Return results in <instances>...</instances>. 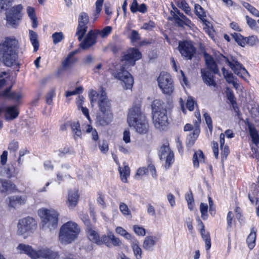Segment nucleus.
I'll return each mask as SVG.
<instances>
[{
    "instance_id": "nucleus-1",
    "label": "nucleus",
    "mask_w": 259,
    "mask_h": 259,
    "mask_svg": "<svg viewBox=\"0 0 259 259\" xmlns=\"http://www.w3.org/2000/svg\"><path fill=\"white\" fill-rule=\"evenodd\" d=\"M141 58V54L136 49H130L127 50L126 53L123 56L121 59L122 65L120 68L113 73L114 77L121 80L124 84H122L125 89H130L133 87L134 79L131 74L126 70L125 66L129 64L134 66L136 60Z\"/></svg>"
},
{
    "instance_id": "nucleus-2",
    "label": "nucleus",
    "mask_w": 259,
    "mask_h": 259,
    "mask_svg": "<svg viewBox=\"0 0 259 259\" xmlns=\"http://www.w3.org/2000/svg\"><path fill=\"white\" fill-rule=\"evenodd\" d=\"M99 111L96 115V122L98 125L106 126L113 120V115L110 100L105 92L102 91L98 101Z\"/></svg>"
},
{
    "instance_id": "nucleus-3",
    "label": "nucleus",
    "mask_w": 259,
    "mask_h": 259,
    "mask_svg": "<svg viewBox=\"0 0 259 259\" xmlns=\"http://www.w3.org/2000/svg\"><path fill=\"white\" fill-rule=\"evenodd\" d=\"M127 122L130 127L141 135L147 133L149 124L144 114L139 107H134L129 111L127 116Z\"/></svg>"
},
{
    "instance_id": "nucleus-4",
    "label": "nucleus",
    "mask_w": 259,
    "mask_h": 259,
    "mask_svg": "<svg viewBox=\"0 0 259 259\" xmlns=\"http://www.w3.org/2000/svg\"><path fill=\"white\" fill-rule=\"evenodd\" d=\"M17 41L14 38H7L0 44V60L8 67L12 66L16 63L17 56L15 48Z\"/></svg>"
},
{
    "instance_id": "nucleus-5",
    "label": "nucleus",
    "mask_w": 259,
    "mask_h": 259,
    "mask_svg": "<svg viewBox=\"0 0 259 259\" xmlns=\"http://www.w3.org/2000/svg\"><path fill=\"white\" fill-rule=\"evenodd\" d=\"M80 232V227L76 223L68 221L60 229L59 241L64 245L70 244L77 238Z\"/></svg>"
},
{
    "instance_id": "nucleus-6",
    "label": "nucleus",
    "mask_w": 259,
    "mask_h": 259,
    "mask_svg": "<svg viewBox=\"0 0 259 259\" xmlns=\"http://www.w3.org/2000/svg\"><path fill=\"white\" fill-rule=\"evenodd\" d=\"M16 249L18 253L26 254L32 259H37L39 257L45 259L59 258V254L57 252L53 251L47 248L36 251L29 245L20 243Z\"/></svg>"
},
{
    "instance_id": "nucleus-7",
    "label": "nucleus",
    "mask_w": 259,
    "mask_h": 259,
    "mask_svg": "<svg viewBox=\"0 0 259 259\" xmlns=\"http://www.w3.org/2000/svg\"><path fill=\"white\" fill-rule=\"evenodd\" d=\"M11 3V0H0V12L6 9L8 24L12 27H16L21 19L23 7L21 5H18L10 8Z\"/></svg>"
},
{
    "instance_id": "nucleus-8",
    "label": "nucleus",
    "mask_w": 259,
    "mask_h": 259,
    "mask_svg": "<svg viewBox=\"0 0 259 259\" xmlns=\"http://www.w3.org/2000/svg\"><path fill=\"white\" fill-rule=\"evenodd\" d=\"M38 214L41 219L44 229H49L51 231L57 228L59 214L56 210L41 208L38 210Z\"/></svg>"
},
{
    "instance_id": "nucleus-9",
    "label": "nucleus",
    "mask_w": 259,
    "mask_h": 259,
    "mask_svg": "<svg viewBox=\"0 0 259 259\" xmlns=\"http://www.w3.org/2000/svg\"><path fill=\"white\" fill-rule=\"evenodd\" d=\"M217 60L219 63H227L238 76L242 78H244L245 75L249 76V73L246 69L235 57H232L230 61L223 55H220L218 56Z\"/></svg>"
},
{
    "instance_id": "nucleus-10",
    "label": "nucleus",
    "mask_w": 259,
    "mask_h": 259,
    "mask_svg": "<svg viewBox=\"0 0 259 259\" xmlns=\"http://www.w3.org/2000/svg\"><path fill=\"white\" fill-rule=\"evenodd\" d=\"M157 80L158 86L164 94L171 95L174 93V83L169 73L165 72H161Z\"/></svg>"
},
{
    "instance_id": "nucleus-11",
    "label": "nucleus",
    "mask_w": 259,
    "mask_h": 259,
    "mask_svg": "<svg viewBox=\"0 0 259 259\" xmlns=\"http://www.w3.org/2000/svg\"><path fill=\"white\" fill-rule=\"evenodd\" d=\"M36 223L31 217H26L19 221L17 227V233L20 235L26 233H31L36 228Z\"/></svg>"
},
{
    "instance_id": "nucleus-12",
    "label": "nucleus",
    "mask_w": 259,
    "mask_h": 259,
    "mask_svg": "<svg viewBox=\"0 0 259 259\" xmlns=\"http://www.w3.org/2000/svg\"><path fill=\"white\" fill-rule=\"evenodd\" d=\"M178 49L182 56L187 60L192 59L196 51L192 41L190 40L180 41Z\"/></svg>"
},
{
    "instance_id": "nucleus-13",
    "label": "nucleus",
    "mask_w": 259,
    "mask_h": 259,
    "mask_svg": "<svg viewBox=\"0 0 259 259\" xmlns=\"http://www.w3.org/2000/svg\"><path fill=\"white\" fill-rule=\"evenodd\" d=\"M89 22V17L87 13L81 12L78 18V25L76 35L79 41H81L84 36L88 29V24Z\"/></svg>"
},
{
    "instance_id": "nucleus-14",
    "label": "nucleus",
    "mask_w": 259,
    "mask_h": 259,
    "mask_svg": "<svg viewBox=\"0 0 259 259\" xmlns=\"http://www.w3.org/2000/svg\"><path fill=\"white\" fill-rule=\"evenodd\" d=\"M161 160H165V167L166 169L168 168L170 165L174 161V154L171 150L168 145H163L160 150L159 154Z\"/></svg>"
},
{
    "instance_id": "nucleus-15",
    "label": "nucleus",
    "mask_w": 259,
    "mask_h": 259,
    "mask_svg": "<svg viewBox=\"0 0 259 259\" xmlns=\"http://www.w3.org/2000/svg\"><path fill=\"white\" fill-rule=\"evenodd\" d=\"M97 36L94 30H90L84 39L81 40L79 47L81 49L87 50L95 45L97 42Z\"/></svg>"
},
{
    "instance_id": "nucleus-16",
    "label": "nucleus",
    "mask_w": 259,
    "mask_h": 259,
    "mask_svg": "<svg viewBox=\"0 0 259 259\" xmlns=\"http://www.w3.org/2000/svg\"><path fill=\"white\" fill-rule=\"evenodd\" d=\"M153 121L155 127L160 130H163L168 125V118L166 113L153 114Z\"/></svg>"
},
{
    "instance_id": "nucleus-17",
    "label": "nucleus",
    "mask_w": 259,
    "mask_h": 259,
    "mask_svg": "<svg viewBox=\"0 0 259 259\" xmlns=\"http://www.w3.org/2000/svg\"><path fill=\"white\" fill-rule=\"evenodd\" d=\"M64 126L65 127H70L71 128L75 141L81 139L82 132L80 130V124L78 121H68L64 124Z\"/></svg>"
},
{
    "instance_id": "nucleus-18",
    "label": "nucleus",
    "mask_w": 259,
    "mask_h": 259,
    "mask_svg": "<svg viewBox=\"0 0 259 259\" xmlns=\"http://www.w3.org/2000/svg\"><path fill=\"white\" fill-rule=\"evenodd\" d=\"M78 199V191L76 189L69 190L66 202L67 206L70 209L74 208L77 205Z\"/></svg>"
},
{
    "instance_id": "nucleus-19",
    "label": "nucleus",
    "mask_w": 259,
    "mask_h": 259,
    "mask_svg": "<svg viewBox=\"0 0 259 259\" xmlns=\"http://www.w3.org/2000/svg\"><path fill=\"white\" fill-rule=\"evenodd\" d=\"M201 77L203 82L209 87H215L217 83L214 79V75L206 69H201Z\"/></svg>"
},
{
    "instance_id": "nucleus-20",
    "label": "nucleus",
    "mask_w": 259,
    "mask_h": 259,
    "mask_svg": "<svg viewBox=\"0 0 259 259\" xmlns=\"http://www.w3.org/2000/svg\"><path fill=\"white\" fill-rule=\"evenodd\" d=\"M204 57L205 64L207 66V68L206 69L209 70L214 74H219V70L213 57L207 53L204 54Z\"/></svg>"
},
{
    "instance_id": "nucleus-21",
    "label": "nucleus",
    "mask_w": 259,
    "mask_h": 259,
    "mask_svg": "<svg viewBox=\"0 0 259 259\" xmlns=\"http://www.w3.org/2000/svg\"><path fill=\"white\" fill-rule=\"evenodd\" d=\"M76 53V51L70 52L62 62V65L64 69L67 70L71 68L73 65L76 62L77 59L74 57Z\"/></svg>"
},
{
    "instance_id": "nucleus-22",
    "label": "nucleus",
    "mask_w": 259,
    "mask_h": 259,
    "mask_svg": "<svg viewBox=\"0 0 259 259\" xmlns=\"http://www.w3.org/2000/svg\"><path fill=\"white\" fill-rule=\"evenodd\" d=\"M5 116L7 120H12L17 118L19 112L16 106H12L7 107L4 109Z\"/></svg>"
},
{
    "instance_id": "nucleus-23",
    "label": "nucleus",
    "mask_w": 259,
    "mask_h": 259,
    "mask_svg": "<svg viewBox=\"0 0 259 259\" xmlns=\"http://www.w3.org/2000/svg\"><path fill=\"white\" fill-rule=\"evenodd\" d=\"M15 188V185L10 181L6 179L0 180V191L2 193L11 192Z\"/></svg>"
},
{
    "instance_id": "nucleus-24",
    "label": "nucleus",
    "mask_w": 259,
    "mask_h": 259,
    "mask_svg": "<svg viewBox=\"0 0 259 259\" xmlns=\"http://www.w3.org/2000/svg\"><path fill=\"white\" fill-rule=\"evenodd\" d=\"M152 114L153 113H166L164 103L160 100H155L152 104Z\"/></svg>"
},
{
    "instance_id": "nucleus-25",
    "label": "nucleus",
    "mask_w": 259,
    "mask_h": 259,
    "mask_svg": "<svg viewBox=\"0 0 259 259\" xmlns=\"http://www.w3.org/2000/svg\"><path fill=\"white\" fill-rule=\"evenodd\" d=\"M199 225L201 226V235L203 239L205 241L206 248L208 250L211 247L210 237L208 232H206L204 225L202 221L199 220Z\"/></svg>"
},
{
    "instance_id": "nucleus-26",
    "label": "nucleus",
    "mask_w": 259,
    "mask_h": 259,
    "mask_svg": "<svg viewBox=\"0 0 259 259\" xmlns=\"http://www.w3.org/2000/svg\"><path fill=\"white\" fill-rule=\"evenodd\" d=\"M156 242L155 236H147L143 242V247L147 250H152Z\"/></svg>"
},
{
    "instance_id": "nucleus-27",
    "label": "nucleus",
    "mask_w": 259,
    "mask_h": 259,
    "mask_svg": "<svg viewBox=\"0 0 259 259\" xmlns=\"http://www.w3.org/2000/svg\"><path fill=\"white\" fill-rule=\"evenodd\" d=\"M24 197L18 196H14L9 198V206L15 207L17 204H22L25 203Z\"/></svg>"
},
{
    "instance_id": "nucleus-28",
    "label": "nucleus",
    "mask_w": 259,
    "mask_h": 259,
    "mask_svg": "<svg viewBox=\"0 0 259 259\" xmlns=\"http://www.w3.org/2000/svg\"><path fill=\"white\" fill-rule=\"evenodd\" d=\"M199 133L200 131L198 129L194 130L193 133L189 135L186 140V145L188 147H191L194 144Z\"/></svg>"
},
{
    "instance_id": "nucleus-29",
    "label": "nucleus",
    "mask_w": 259,
    "mask_h": 259,
    "mask_svg": "<svg viewBox=\"0 0 259 259\" xmlns=\"http://www.w3.org/2000/svg\"><path fill=\"white\" fill-rule=\"evenodd\" d=\"M29 37L32 45L34 47V51L36 52L39 48V44L38 40V35L37 33L33 30H29Z\"/></svg>"
},
{
    "instance_id": "nucleus-30",
    "label": "nucleus",
    "mask_w": 259,
    "mask_h": 259,
    "mask_svg": "<svg viewBox=\"0 0 259 259\" xmlns=\"http://www.w3.org/2000/svg\"><path fill=\"white\" fill-rule=\"evenodd\" d=\"M119 171L120 175L121 181L123 183L127 182V177L130 176V169L127 165H125L123 168L119 166Z\"/></svg>"
},
{
    "instance_id": "nucleus-31",
    "label": "nucleus",
    "mask_w": 259,
    "mask_h": 259,
    "mask_svg": "<svg viewBox=\"0 0 259 259\" xmlns=\"http://www.w3.org/2000/svg\"><path fill=\"white\" fill-rule=\"evenodd\" d=\"M171 14L172 15L173 19H174L175 23L180 27H183L185 25H188L190 21L187 18L184 19L181 18L178 14H176L175 13L172 11L171 12Z\"/></svg>"
},
{
    "instance_id": "nucleus-32",
    "label": "nucleus",
    "mask_w": 259,
    "mask_h": 259,
    "mask_svg": "<svg viewBox=\"0 0 259 259\" xmlns=\"http://www.w3.org/2000/svg\"><path fill=\"white\" fill-rule=\"evenodd\" d=\"M204 161V154L200 150L195 152L193 157V162L194 166L198 167L199 162Z\"/></svg>"
},
{
    "instance_id": "nucleus-33",
    "label": "nucleus",
    "mask_w": 259,
    "mask_h": 259,
    "mask_svg": "<svg viewBox=\"0 0 259 259\" xmlns=\"http://www.w3.org/2000/svg\"><path fill=\"white\" fill-rule=\"evenodd\" d=\"M87 232L89 239L97 244L99 242L100 237L98 233L90 227L88 228Z\"/></svg>"
},
{
    "instance_id": "nucleus-34",
    "label": "nucleus",
    "mask_w": 259,
    "mask_h": 259,
    "mask_svg": "<svg viewBox=\"0 0 259 259\" xmlns=\"http://www.w3.org/2000/svg\"><path fill=\"white\" fill-rule=\"evenodd\" d=\"M56 96V88L53 87L51 88L45 95L46 103L51 105L53 104V98Z\"/></svg>"
},
{
    "instance_id": "nucleus-35",
    "label": "nucleus",
    "mask_w": 259,
    "mask_h": 259,
    "mask_svg": "<svg viewBox=\"0 0 259 259\" xmlns=\"http://www.w3.org/2000/svg\"><path fill=\"white\" fill-rule=\"evenodd\" d=\"M85 132L88 134H90L92 139L96 142L99 139V136L98 133L96 129L94 128L92 126L87 125L85 127V129L83 130Z\"/></svg>"
},
{
    "instance_id": "nucleus-36",
    "label": "nucleus",
    "mask_w": 259,
    "mask_h": 259,
    "mask_svg": "<svg viewBox=\"0 0 259 259\" xmlns=\"http://www.w3.org/2000/svg\"><path fill=\"white\" fill-rule=\"evenodd\" d=\"M132 248L133 249L134 255L137 259L142 258V251L141 248L139 245L138 241L135 240L132 244Z\"/></svg>"
},
{
    "instance_id": "nucleus-37",
    "label": "nucleus",
    "mask_w": 259,
    "mask_h": 259,
    "mask_svg": "<svg viewBox=\"0 0 259 259\" xmlns=\"http://www.w3.org/2000/svg\"><path fill=\"white\" fill-rule=\"evenodd\" d=\"M255 240L256 232L252 229L246 239L248 246L250 249L254 247L255 245Z\"/></svg>"
},
{
    "instance_id": "nucleus-38",
    "label": "nucleus",
    "mask_w": 259,
    "mask_h": 259,
    "mask_svg": "<svg viewBox=\"0 0 259 259\" xmlns=\"http://www.w3.org/2000/svg\"><path fill=\"white\" fill-rule=\"evenodd\" d=\"M249 131L253 143L257 146L259 144V135L257 131L254 127L249 126Z\"/></svg>"
},
{
    "instance_id": "nucleus-39",
    "label": "nucleus",
    "mask_w": 259,
    "mask_h": 259,
    "mask_svg": "<svg viewBox=\"0 0 259 259\" xmlns=\"http://www.w3.org/2000/svg\"><path fill=\"white\" fill-rule=\"evenodd\" d=\"M11 87H9L5 90L2 93H0V96H3L5 97L10 98L13 99L19 100L21 98V95L15 93H10Z\"/></svg>"
},
{
    "instance_id": "nucleus-40",
    "label": "nucleus",
    "mask_w": 259,
    "mask_h": 259,
    "mask_svg": "<svg viewBox=\"0 0 259 259\" xmlns=\"http://www.w3.org/2000/svg\"><path fill=\"white\" fill-rule=\"evenodd\" d=\"M112 28L111 26H106L102 30H94L97 36L100 35L102 38L107 37L112 31Z\"/></svg>"
},
{
    "instance_id": "nucleus-41",
    "label": "nucleus",
    "mask_w": 259,
    "mask_h": 259,
    "mask_svg": "<svg viewBox=\"0 0 259 259\" xmlns=\"http://www.w3.org/2000/svg\"><path fill=\"white\" fill-rule=\"evenodd\" d=\"M178 6L182 9L186 14L190 15L191 14V9L185 0L179 1L178 3Z\"/></svg>"
},
{
    "instance_id": "nucleus-42",
    "label": "nucleus",
    "mask_w": 259,
    "mask_h": 259,
    "mask_svg": "<svg viewBox=\"0 0 259 259\" xmlns=\"http://www.w3.org/2000/svg\"><path fill=\"white\" fill-rule=\"evenodd\" d=\"M104 0H97L96 2V11L94 14V21L99 17L100 13Z\"/></svg>"
},
{
    "instance_id": "nucleus-43",
    "label": "nucleus",
    "mask_w": 259,
    "mask_h": 259,
    "mask_svg": "<svg viewBox=\"0 0 259 259\" xmlns=\"http://www.w3.org/2000/svg\"><path fill=\"white\" fill-rule=\"evenodd\" d=\"M195 10L196 15L202 20L206 17L205 13L203 9L198 4H195Z\"/></svg>"
},
{
    "instance_id": "nucleus-44",
    "label": "nucleus",
    "mask_w": 259,
    "mask_h": 259,
    "mask_svg": "<svg viewBox=\"0 0 259 259\" xmlns=\"http://www.w3.org/2000/svg\"><path fill=\"white\" fill-rule=\"evenodd\" d=\"M53 43L55 45L60 42L62 40L64 39V34L62 32H55L52 34V36Z\"/></svg>"
},
{
    "instance_id": "nucleus-45",
    "label": "nucleus",
    "mask_w": 259,
    "mask_h": 259,
    "mask_svg": "<svg viewBox=\"0 0 259 259\" xmlns=\"http://www.w3.org/2000/svg\"><path fill=\"white\" fill-rule=\"evenodd\" d=\"M109 237L112 245L114 246H120L122 243L118 238L116 237L111 232H109Z\"/></svg>"
},
{
    "instance_id": "nucleus-46",
    "label": "nucleus",
    "mask_w": 259,
    "mask_h": 259,
    "mask_svg": "<svg viewBox=\"0 0 259 259\" xmlns=\"http://www.w3.org/2000/svg\"><path fill=\"white\" fill-rule=\"evenodd\" d=\"M243 6L248 10L252 15L259 17V11L247 3H244Z\"/></svg>"
},
{
    "instance_id": "nucleus-47",
    "label": "nucleus",
    "mask_w": 259,
    "mask_h": 259,
    "mask_svg": "<svg viewBox=\"0 0 259 259\" xmlns=\"http://www.w3.org/2000/svg\"><path fill=\"white\" fill-rule=\"evenodd\" d=\"M98 96V95L96 91L93 90L90 91L89 96L91 102V105L92 107L94 106V104L97 101Z\"/></svg>"
},
{
    "instance_id": "nucleus-48",
    "label": "nucleus",
    "mask_w": 259,
    "mask_h": 259,
    "mask_svg": "<svg viewBox=\"0 0 259 259\" xmlns=\"http://www.w3.org/2000/svg\"><path fill=\"white\" fill-rule=\"evenodd\" d=\"M109 233L107 235H104L101 238L99 237V242H98V245H101L105 244L107 247H110L111 244L109 242Z\"/></svg>"
},
{
    "instance_id": "nucleus-49",
    "label": "nucleus",
    "mask_w": 259,
    "mask_h": 259,
    "mask_svg": "<svg viewBox=\"0 0 259 259\" xmlns=\"http://www.w3.org/2000/svg\"><path fill=\"white\" fill-rule=\"evenodd\" d=\"M222 72L224 77L226 81L230 83H232L233 81V75L232 73H229L228 70H226L224 67L222 68Z\"/></svg>"
},
{
    "instance_id": "nucleus-50",
    "label": "nucleus",
    "mask_w": 259,
    "mask_h": 259,
    "mask_svg": "<svg viewBox=\"0 0 259 259\" xmlns=\"http://www.w3.org/2000/svg\"><path fill=\"white\" fill-rule=\"evenodd\" d=\"M208 206L207 204L201 203L200 206V210L201 213V218L203 220H206L207 217Z\"/></svg>"
},
{
    "instance_id": "nucleus-51",
    "label": "nucleus",
    "mask_w": 259,
    "mask_h": 259,
    "mask_svg": "<svg viewBox=\"0 0 259 259\" xmlns=\"http://www.w3.org/2000/svg\"><path fill=\"white\" fill-rule=\"evenodd\" d=\"M232 36L239 45L241 46L242 47H243L245 45L244 38L240 34L234 33L232 34Z\"/></svg>"
},
{
    "instance_id": "nucleus-52",
    "label": "nucleus",
    "mask_w": 259,
    "mask_h": 259,
    "mask_svg": "<svg viewBox=\"0 0 259 259\" xmlns=\"http://www.w3.org/2000/svg\"><path fill=\"white\" fill-rule=\"evenodd\" d=\"M19 148V144L18 142L15 141H11L8 146V150L10 151V152L15 153Z\"/></svg>"
},
{
    "instance_id": "nucleus-53",
    "label": "nucleus",
    "mask_w": 259,
    "mask_h": 259,
    "mask_svg": "<svg viewBox=\"0 0 259 259\" xmlns=\"http://www.w3.org/2000/svg\"><path fill=\"white\" fill-rule=\"evenodd\" d=\"M82 88L81 87H79L76 88L74 91H67L65 92V96L66 98H68L71 96L75 95L78 94L82 93Z\"/></svg>"
},
{
    "instance_id": "nucleus-54",
    "label": "nucleus",
    "mask_w": 259,
    "mask_h": 259,
    "mask_svg": "<svg viewBox=\"0 0 259 259\" xmlns=\"http://www.w3.org/2000/svg\"><path fill=\"white\" fill-rule=\"evenodd\" d=\"M99 148L103 153H106L109 150L108 144L107 141L103 140L99 143Z\"/></svg>"
},
{
    "instance_id": "nucleus-55",
    "label": "nucleus",
    "mask_w": 259,
    "mask_h": 259,
    "mask_svg": "<svg viewBox=\"0 0 259 259\" xmlns=\"http://www.w3.org/2000/svg\"><path fill=\"white\" fill-rule=\"evenodd\" d=\"M203 116L205 118V122L207 125L208 128L210 132H212L213 129V125L211 118L210 117L209 115L207 113H205Z\"/></svg>"
},
{
    "instance_id": "nucleus-56",
    "label": "nucleus",
    "mask_w": 259,
    "mask_h": 259,
    "mask_svg": "<svg viewBox=\"0 0 259 259\" xmlns=\"http://www.w3.org/2000/svg\"><path fill=\"white\" fill-rule=\"evenodd\" d=\"M134 230L135 233L138 235L145 236L146 234L145 229L139 226H134Z\"/></svg>"
},
{
    "instance_id": "nucleus-57",
    "label": "nucleus",
    "mask_w": 259,
    "mask_h": 259,
    "mask_svg": "<svg viewBox=\"0 0 259 259\" xmlns=\"http://www.w3.org/2000/svg\"><path fill=\"white\" fill-rule=\"evenodd\" d=\"M94 57L91 55H89L83 58L82 63L85 65H90L94 62Z\"/></svg>"
},
{
    "instance_id": "nucleus-58",
    "label": "nucleus",
    "mask_w": 259,
    "mask_h": 259,
    "mask_svg": "<svg viewBox=\"0 0 259 259\" xmlns=\"http://www.w3.org/2000/svg\"><path fill=\"white\" fill-rule=\"evenodd\" d=\"M119 209L121 212L124 215H130L131 214L130 210L126 204L122 202L119 205Z\"/></svg>"
},
{
    "instance_id": "nucleus-59",
    "label": "nucleus",
    "mask_w": 259,
    "mask_h": 259,
    "mask_svg": "<svg viewBox=\"0 0 259 259\" xmlns=\"http://www.w3.org/2000/svg\"><path fill=\"white\" fill-rule=\"evenodd\" d=\"M186 199L187 201L189 208L192 210L193 209L194 204V200L192 193L190 194H188L186 195Z\"/></svg>"
},
{
    "instance_id": "nucleus-60",
    "label": "nucleus",
    "mask_w": 259,
    "mask_h": 259,
    "mask_svg": "<svg viewBox=\"0 0 259 259\" xmlns=\"http://www.w3.org/2000/svg\"><path fill=\"white\" fill-rule=\"evenodd\" d=\"M258 42V39L256 36L252 35L247 38V43L251 46L256 45Z\"/></svg>"
},
{
    "instance_id": "nucleus-61",
    "label": "nucleus",
    "mask_w": 259,
    "mask_h": 259,
    "mask_svg": "<svg viewBox=\"0 0 259 259\" xmlns=\"http://www.w3.org/2000/svg\"><path fill=\"white\" fill-rule=\"evenodd\" d=\"M155 27V23L152 21H149L148 23H145L142 26L141 28L146 30H151Z\"/></svg>"
},
{
    "instance_id": "nucleus-62",
    "label": "nucleus",
    "mask_w": 259,
    "mask_h": 259,
    "mask_svg": "<svg viewBox=\"0 0 259 259\" xmlns=\"http://www.w3.org/2000/svg\"><path fill=\"white\" fill-rule=\"evenodd\" d=\"M121 49V45L118 42H115L111 45V51L115 53Z\"/></svg>"
},
{
    "instance_id": "nucleus-63",
    "label": "nucleus",
    "mask_w": 259,
    "mask_h": 259,
    "mask_svg": "<svg viewBox=\"0 0 259 259\" xmlns=\"http://www.w3.org/2000/svg\"><path fill=\"white\" fill-rule=\"evenodd\" d=\"M194 101L193 100V99L192 98H188L187 101V104H186L187 108L190 111H192L194 110Z\"/></svg>"
},
{
    "instance_id": "nucleus-64",
    "label": "nucleus",
    "mask_w": 259,
    "mask_h": 259,
    "mask_svg": "<svg viewBox=\"0 0 259 259\" xmlns=\"http://www.w3.org/2000/svg\"><path fill=\"white\" fill-rule=\"evenodd\" d=\"M138 4L137 0H133L132 4L130 7V10L133 13H135L138 11Z\"/></svg>"
}]
</instances>
